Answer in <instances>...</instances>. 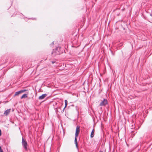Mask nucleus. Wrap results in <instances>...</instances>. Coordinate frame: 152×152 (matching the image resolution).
<instances>
[{
	"label": "nucleus",
	"mask_w": 152,
	"mask_h": 152,
	"mask_svg": "<svg viewBox=\"0 0 152 152\" xmlns=\"http://www.w3.org/2000/svg\"><path fill=\"white\" fill-rule=\"evenodd\" d=\"M80 126H76V132L75 134V143L76 145L77 148L78 147V145L77 142V137L78 136L80 132Z\"/></svg>",
	"instance_id": "f257e3e1"
},
{
	"label": "nucleus",
	"mask_w": 152,
	"mask_h": 152,
	"mask_svg": "<svg viewBox=\"0 0 152 152\" xmlns=\"http://www.w3.org/2000/svg\"><path fill=\"white\" fill-rule=\"evenodd\" d=\"M61 49L60 47H58L55 50H53V51L52 53V54L54 55H56L57 54H59L62 53L61 51Z\"/></svg>",
	"instance_id": "f03ea898"
},
{
	"label": "nucleus",
	"mask_w": 152,
	"mask_h": 152,
	"mask_svg": "<svg viewBox=\"0 0 152 152\" xmlns=\"http://www.w3.org/2000/svg\"><path fill=\"white\" fill-rule=\"evenodd\" d=\"M108 102L106 99H104L100 102L99 105L101 106H105L107 104Z\"/></svg>",
	"instance_id": "7ed1b4c3"
},
{
	"label": "nucleus",
	"mask_w": 152,
	"mask_h": 152,
	"mask_svg": "<svg viewBox=\"0 0 152 152\" xmlns=\"http://www.w3.org/2000/svg\"><path fill=\"white\" fill-rule=\"evenodd\" d=\"M22 144L24 148L26 150H27V143L26 141H25L23 138H22Z\"/></svg>",
	"instance_id": "20e7f679"
},
{
	"label": "nucleus",
	"mask_w": 152,
	"mask_h": 152,
	"mask_svg": "<svg viewBox=\"0 0 152 152\" xmlns=\"http://www.w3.org/2000/svg\"><path fill=\"white\" fill-rule=\"evenodd\" d=\"M11 109H8L6 111H5L4 114L6 116L8 115L10 112Z\"/></svg>",
	"instance_id": "39448f33"
},
{
	"label": "nucleus",
	"mask_w": 152,
	"mask_h": 152,
	"mask_svg": "<svg viewBox=\"0 0 152 152\" xmlns=\"http://www.w3.org/2000/svg\"><path fill=\"white\" fill-rule=\"evenodd\" d=\"M47 96V95L45 94H43L41 96H39V99H42L44 98L45 97Z\"/></svg>",
	"instance_id": "423d86ee"
},
{
	"label": "nucleus",
	"mask_w": 152,
	"mask_h": 152,
	"mask_svg": "<svg viewBox=\"0 0 152 152\" xmlns=\"http://www.w3.org/2000/svg\"><path fill=\"white\" fill-rule=\"evenodd\" d=\"M94 129H93L91 132V138H92L94 137Z\"/></svg>",
	"instance_id": "0eeeda50"
},
{
	"label": "nucleus",
	"mask_w": 152,
	"mask_h": 152,
	"mask_svg": "<svg viewBox=\"0 0 152 152\" xmlns=\"http://www.w3.org/2000/svg\"><path fill=\"white\" fill-rule=\"evenodd\" d=\"M27 97V95L26 94H24L23 95V96L21 97V99H22L23 98H26Z\"/></svg>",
	"instance_id": "6e6552de"
},
{
	"label": "nucleus",
	"mask_w": 152,
	"mask_h": 152,
	"mask_svg": "<svg viewBox=\"0 0 152 152\" xmlns=\"http://www.w3.org/2000/svg\"><path fill=\"white\" fill-rule=\"evenodd\" d=\"M21 93V92L20 91L16 92L15 93V96L18 95H19V94H20Z\"/></svg>",
	"instance_id": "1a4fd4ad"
},
{
	"label": "nucleus",
	"mask_w": 152,
	"mask_h": 152,
	"mask_svg": "<svg viewBox=\"0 0 152 152\" xmlns=\"http://www.w3.org/2000/svg\"><path fill=\"white\" fill-rule=\"evenodd\" d=\"M64 102H65V107L64 109L65 108H66V107L67 106V103H68L67 101L66 100H65Z\"/></svg>",
	"instance_id": "9d476101"
},
{
	"label": "nucleus",
	"mask_w": 152,
	"mask_h": 152,
	"mask_svg": "<svg viewBox=\"0 0 152 152\" xmlns=\"http://www.w3.org/2000/svg\"><path fill=\"white\" fill-rule=\"evenodd\" d=\"M26 91V90L24 89V90H20V91H21V93H23V92H25Z\"/></svg>",
	"instance_id": "9b49d317"
},
{
	"label": "nucleus",
	"mask_w": 152,
	"mask_h": 152,
	"mask_svg": "<svg viewBox=\"0 0 152 152\" xmlns=\"http://www.w3.org/2000/svg\"><path fill=\"white\" fill-rule=\"evenodd\" d=\"M54 45V42H52L51 43V45Z\"/></svg>",
	"instance_id": "f8f14e48"
},
{
	"label": "nucleus",
	"mask_w": 152,
	"mask_h": 152,
	"mask_svg": "<svg viewBox=\"0 0 152 152\" xmlns=\"http://www.w3.org/2000/svg\"><path fill=\"white\" fill-rule=\"evenodd\" d=\"M1 130L0 129V136L1 135Z\"/></svg>",
	"instance_id": "ddd939ff"
},
{
	"label": "nucleus",
	"mask_w": 152,
	"mask_h": 152,
	"mask_svg": "<svg viewBox=\"0 0 152 152\" xmlns=\"http://www.w3.org/2000/svg\"><path fill=\"white\" fill-rule=\"evenodd\" d=\"M55 62L54 61H52V63L53 64H54Z\"/></svg>",
	"instance_id": "4468645a"
},
{
	"label": "nucleus",
	"mask_w": 152,
	"mask_h": 152,
	"mask_svg": "<svg viewBox=\"0 0 152 152\" xmlns=\"http://www.w3.org/2000/svg\"><path fill=\"white\" fill-rule=\"evenodd\" d=\"M0 152H3V151L2 150L0 151Z\"/></svg>",
	"instance_id": "2eb2a0df"
},
{
	"label": "nucleus",
	"mask_w": 152,
	"mask_h": 152,
	"mask_svg": "<svg viewBox=\"0 0 152 152\" xmlns=\"http://www.w3.org/2000/svg\"><path fill=\"white\" fill-rule=\"evenodd\" d=\"M1 150H2V149H1V147H0V151H1Z\"/></svg>",
	"instance_id": "dca6fc26"
},
{
	"label": "nucleus",
	"mask_w": 152,
	"mask_h": 152,
	"mask_svg": "<svg viewBox=\"0 0 152 152\" xmlns=\"http://www.w3.org/2000/svg\"><path fill=\"white\" fill-rule=\"evenodd\" d=\"M32 19H33V20H34L35 19V18H32Z\"/></svg>",
	"instance_id": "f3484780"
},
{
	"label": "nucleus",
	"mask_w": 152,
	"mask_h": 152,
	"mask_svg": "<svg viewBox=\"0 0 152 152\" xmlns=\"http://www.w3.org/2000/svg\"><path fill=\"white\" fill-rule=\"evenodd\" d=\"M100 152H102V151H100Z\"/></svg>",
	"instance_id": "a211bd4d"
}]
</instances>
